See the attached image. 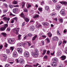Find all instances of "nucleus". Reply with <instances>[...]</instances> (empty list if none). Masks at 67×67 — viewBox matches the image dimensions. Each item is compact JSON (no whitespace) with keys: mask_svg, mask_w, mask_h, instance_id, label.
<instances>
[{"mask_svg":"<svg viewBox=\"0 0 67 67\" xmlns=\"http://www.w3.org/2000/svg\"><path fill=\"white\" fill-rule=\"evenodd\" d=\"M39 65V64H38V63H37L36 65H34L33 66H34V67H37V66Z\"/></svg>","mask_w":67,"mask_h":67,"instance_id":"a19ab883","label":"nucleus"},{"mask_svg":"<svg viewBox=\"0 0 67 67\" xmlns=\"http://www.w3.org/2000/svg\"><path fill=\"white\" fill-rule=\"evenodd\" d=\"M54 63H52V65L53 67L57 66V63H58V60L57 58H53L52 59Z\"/></svg>","mask_w":67,"mask_h":67,"instance_id":"f257e3e1","label":"nucleus"},{"mask_svg":"<svg viewBox=\"0 0 67 67\" xmlns=\"http://www.w3.org/2000/svg\"><path fill=\"white\" fill-rule=\"evenodd\" d=\"M62 42L61 41H59V46L60 45V44H62Z\"/></svg>","mask_w":67,"mask_h":67,"instance_id":"3c124183","label":"nucleus"},{"mask_svg":"<svg viewBox=\"0 0 67 67\" xmlns=\"http://www.w3.org/2000/svg\"><path fill=\"white\" fill-rule=\"evenodd\" d=\"M46 50H44L43 51V53L42 54L43 55H44V54L46 53Z\"/></svg>","mask_w":67,"mask_h":67,"instance_id":"79ce46f5","label":"nucleus"},{"mask_svg":"<svg viewBox=\"0 0 67 67\" xmlns=\"http://www.w3.org/2000/svg\"><path fill=\"white\" fill-rule=\"evenodd\" d=\"M53 40L54 41H58V38L57 37H55L53 38Z\"/></svg>","mask_w":67,"mask_h":67,"instance_id":"4be33fe9","label":"nucleus"},{"mask_svg":"<svg viewBox=\"0 0 67 67\" xmlns=\"http://www.w3.org/2000/svg\"><path fill=\"white\" fill-rule=\"evenodd\" d=\"M18 54H17V52L16 51H14L13 52V57H16L18 56Z\"/></svg>","mask_w":67,"mask_h":67,"instance_id":"0eeeda50","label":"nucleus"},{"mask_svg":"<svg viewBox=\"0 0 67 67\" xmlns=\"http://www.w3.org/2000/svg\"><path fill=\"white\" fill-rule=\"evenodd\" d=\"M64 52L65 53L67 54V48H66L65 51H64Z\"/></svg>","mask_w":67,"mask_h":67,"instance_id":"680f3d73","label":"nucleus"},{"mask_svg":"<svg viewBox=\"0 0 67 67\" xmlns=\"http://www.w3.org/2000/svg\"><path fill=\"white\" fill-rule=\"evenodd\" d=\"M51 15L52 16H54V15H55V13H53L51 14Z\"/></svg>","mask_w":67,"mask_h":67,"instance_id":"e2e57ef3","label":"nucleus"},{"mask_svg":"<svg viewBox=\"0 0 67 67\" xmlns=\"http://www.w3.org/2000/svg\"><path fill=\"white\" fill-rule=\"evenodd\" d=\"M10 66V65L8 64H7L5 65V67H9V66Z\"/></svg>","mask_w":67,"mask_h":67,"instance_id":"37998d69","label":"nucleus"},{"mask_svg":"<svg viewBox=\"0 0 67 67\" xmlns=\"http://www.w3.org/2000/svg\"><path fill=\"white\" fill-rule=\"evenodd\" d=\"M18 44L19 45V46H21L22 45V44L21 43H19Z\"/></svg>","mask_w":67,"mask_h":67,"instance_id":"338daca9","label":"nucleus"},{"mask_svg":"<svg viewBox=\"0 0 67 67\" xmlns=\"http://www.w3.org/2000/svg\"><path fill=\"white\" fill-rule=\"evenodd\" d=\"M31 7V5L30 4H28L27 8H30V7Z\"/></svg>","mask_w":67,"mask_h":67,"instance_id":"09e8293b","label":"nucleus"},{"mask_svg":"<svg viewBox=\"0 0 67 67\" xmlns=\"http://www.w3.org/2000/svg\"><path fill=\"white\" fill-rule=\"evenodd\" d=\"M25 4V3L24 2H22L21 4L22 8H23L24 7V5Z\"/></svg>","mask_w":67,"mask_h":67,"instance_id":"2f4dec72","label":"nucleus"},{"mask_svg":"<svg viewBox=\"0 0 67 67\" xmlns=\"http://www.w3.org/2000/svg\"><path fill=\"white\" fill-rule=\"evenodd\" d=\"M10 18H7L6 17H4L3 18V19L4 20V21H6V22L7 23H8V22H9V20H10Z\"/></svg>","mask_w":67,"mask_h":67,"instance_id":"423d86ee","label":"nucleus"},{"mask_svg":"<svg viewBox=\"0 0 67 67\" xmlns=\"http://www.w3.org/2000/svg\"><path fill=\"white\" fill-rule=\"evenodd\" d=\"M14 7H19V5H14Z\"/></svg>","mask_w":67,"mask_h":67,"instance_id":"69168bd1","label":"nucleus"},{"mask_svg":"<svg viewBox=\"0 0 67 67\" xmlns=\"http://www.w3.org/2000/svg\"><path fill=\"white\" fill-rule=\"evenodd\" d=\"M41 36L42 37H43V38H46L47 37V36L45 35H42Z\"/></svg>","mask_w":67,"mask_h":67,"instance_id":"de8ad7c7","label":"nucleus"},{"mask_svg":"<svg viewBox=\"0 0 67 67\" xmlns=\"http://www.w3.org/2000/svg\"><path fill=\"white\" fill-rule=\"evenodd\" d=\"M10 15L11 16V15H12L13 16H14L15 15L12 14L11 13H10Z\"/></svg>","mask_w":67,"mask_h":67,"instance_id":"0e129e2a","label":"nucleus"},{"mask_svg":"<svg viewBox=\"0 0 67 67\" xmlns=\"http://www.w3.org/2000/svg\"><path fill=\"white\" fill-rule=\"evenodd\" d=\"M43 25H44V26H47V25H48V23H47L44 22Z\"/></svg>","mask_w":67,"mask_h":67,"instance_id":"cd10ccee","label":"nucleus"},{"mask_svg":"<svg viewBox=\"0 0 67 67\" xmlns=\"http://www.w3.org/2000/svg\"><path fill=\"white\" fill-rule=\"evenodd\" d=\"M24 12H27V9H26V8H24Z\"/></svg>","mask_w":67,"mask_h":67,"instance_id":"58836bf2","label":"nucleus"},{"mask_svg":"<svg viewBox=\"0 0 67 67\" xmlns=\"http://www.w3.org/2000/svg\"><path fill=\"white\" fill-rule=\"evenodd\" d=\"M19 30H20L19 28H16L13 29V32L15 33L16 34L18 35V34L19 32Z\"/></svg>","mask_w":67,"mask_h":67,"instance_id":"20e7f679","label":"nucleus"},{"mask_svg":"<svg viewBox=\"0 0 67 67\" xmlns=\"http://www.w3.org/2000/svg\"><path fill=\"white\" fill-rule=\"evenodd\" d=\"M45 9L46 11H48L49 9V7L46 6L45 7Z\"/></svg>","mask_w":67,"mask_h":67,"instance_id":"c756f323","label":"nucleus"},{"mask_svg":"<svg viewBox=\"0 0 67 67\" xmlns=\"http://www.w3.org/2000/svg\"><path fill=\"white\" fill-rule=\"evenodd\" d=\"M61 59L62 60H65V59H66V57L65 55H63L61 57Z\"/></svg>","mask_w":67,"mask_h":67,"instance_id":"4468645a","label":"nucleus"},{"mask_svg":"<svg viewBox=\"0 0 67 67\" xmlns=\"http://www.w3.org/2000/svg\"><path fill=\"white\" fill-rule=\"evenodd\" d=\"M25 55L26 57H29V56H30V55L29 54V53L28 52H25Z\"/></svg>","mask_w":67,"mask_h":67,"instance_id":"2eb2a0df","label":"nucleus"},{"mask_svg":"<svg viewBox=\"0 0 67 67\" xmlns=\"http://www.w3.org/2000/svg\"><path fill=\"white\" fill-rule=\"evenodd\" d=\"M6 28L4 26L1 27L0 28V31H3L5 30Z\"/></svg>","mask_w":67,"mask_h":67,"instance_id":"f8f14e48","label":"nucleus"},{"mask_svg":"<svg viewBox=\"0 0 67 67\" xmlns=\"http://www.w3.org/2000/svg\"><path fill=\"white\" fill-rule=\"evenodd\" d=\"M44 1H42V2H41V4L42 5H44Z\"/></svg>","mask_w":67,"mask_h":67,"instance_id":"ea45409f","label":"nucleus"},{"mask_svg":"<svg viewBox=\"0 0 67 67\" xmlns=\"http://www.w3.org/2000/svg\"><path fill=\"white\" fill-rule=\"evenodd\" d=\"M37 37V35H35L34 37H33L32 38V41H34V40H35L36 38V37Z\"/></svg>","mask_w":67,"mask_h":67,"instance_id":"412c9836","label":"nucleus"},{"mask_svg":"<svg viewBox=\"0 0 67 67\" xmlns=\"http://www.w3.org/2000/svg\"><path fill=\"white\" fill-rule=\"evenodd\" d=\"M30 31H33L34 30V29H35V27L34 26H30Z\"/></svg>","mask_w":67,"mask_h":67,"instance_id":"9b49d317","label":"nucleus"},{"mask_svg":"<svg viewBox=\"0 0 67 67\" xmlns=\"http://www.w3.org/2000/svg\"><path fill=\"white\" fill-rule=\"evenodd\" d=\"M10 49L12 52V51H13V49H14V48H13V47H10Z\"/></svg>","mask_w":67,"mask_h":67,"instance_id":"c9c22d12","label":"nucleus"},{"mask_svg":"<svg viewBox=\"0 0 67 67\" xmlns=\"http://www.w3.org/2000/svg\"><path fill=\"white\" fill-rule=\"evenodd\" d=\"M36 26H37L38 27H40V26H41V25L38 24V22L37 21L36 22Z\"/></svg>","mask_w":67,"mask_h":67,"instance_id":"aec40b11","label":"nucleus"},{"mask_svg":"<svg viewBox=\"0 0 67 67\" xmlns=\"http://www.w3.org/2000/svg\"><path fill=\"white\" fill-rule=\"evenodd\" d=\"M18 10L19 9H18L15 8L13 10V12L14 13H15V14H17V13H18Z\"/></svg>","mask_w":67,"mask_h":67,"instance_id":"6e6552de","label":"nucleus"},{"mask_svg":"<svg viewBox=\"0 0 67 67\" xmlns=\"http://www.w3.org/2000/svg\"><path fill=\"white\" fill-rule=\"evenodd\" d=\"M25 67H31V66L27 64H26L25 66Z\"/></svg>","mask_w":67,"mask_h":67,"instance_id":"bf43d9fd","label":"nucleus"},{"mask_svg":"<svg viewBox=\"0 0 67 67\" xmlns=\"http://www.w3.org/2000/svg\"><path fill=\"white\" fill-rule=\"evenodd\" d=\"M18 3V2H16V1H14L13 2V4H16Z\"/></svg>","mask_w":67,"mask_h":67,"instance_id":"c85d7f7f","label":"nucleus"},{"mask_svg":"<svg viewBox=\"0 0 67 67\" xmlns=\"http://www.w3.org/2000/svg\"><path fill=\"white\" fill-rule=\"evenodd\" d=\"M16 62L17 63H19V62L22 65H23L24 64V59H23V58H20V59L19 60H17Z\"/></svg>","mask_w":67,"mask_h":67,"instance_id":"7ed1b4c3","label":"nucleus"},{"mask_svg":"<svg viewBox=\"0 0 67 67\" xmlns=\"http://www.w3.org/2000/svg\"><path fill=\"white\" fill-rule=\"evenodd\" d=\"M48 35L49 37H51V36H52V34H51V32H49L48 33Z\"/></svg>","mask_w":67,"mask_h":67,"instance_id":"a878e982","label":"nucleus"},{"mask_svg":"<svg viewBox=\"0 0 67 67\" xmlns=\"http://www.w3.org/2000/svg\"><path fill=\"white\" fill-rule=\"evenodd\" d=\"M8 46V44H7V43H5V47H7Z\"/></svg>","mask_w":67,"mask_h":67,"instance_id":"5fc2aeb1","label":"nucleus"},{"mask_svg":"<svg viewBox=\"0 0 67 67\" xmlns=\"http://www.w3.org/2000/svg\"><path fill=\"white\" fill-rule=\"evenodd\" d=\"M55 53V51H54V52L53 53H51V55H54V53Z\"/></svg>","mask_w":67,"mask_h":67,"instance_id":"13d9d810","label":"nucleus"},{"mask_svg":"<svg viewBox=\"0 0 67 67\" xmlns=\"http://www.w3.org/2000/svg\"><path fill=\"white\" fill-rule=\"evenodd\" d=\"M20 16H21V18H24H24H25V16L24 15V14H23V13H22L21 14H20Z\"/></svg>","mask_w":67,"mask_h":67,"instance_id":"a211bd4d","label":"nucleus"},{"mask_svg":"<svg viewBox=\"0 0 67 67\" xmlns=\"http://www.w3.org/2000/svg\"><path fill=\"white\" fill-rule=\"evenodd\" d=\"M59 22H60L61 23H63V20L62 19L59 18Z\"/></svg>","mask_w":67,"mask_h":67,"instance_id":"72a5a7b5","label":"nucleus"},{"mask_svg":"<svg viewBox=\"0 0 67 67\" xmlns=\"http://www.w3.org/2000/svg\"><path fill=\"white\" fill-rule=\"evenodd\" d=\"M45 41H47V43H50V40L48 38H47L45 40Z\"/></svg>","mask_w":67,"mask_h":67,"instance_id":"5701e85b","label":"nucleus"},{"mask_svg":"<svg viewBox=\"0 0 67 67\" xmlns=\"http://www.w3.org/2000/svg\"><path fill=\"white\" fill-rule=\"evenodd\" d=\"M38 9L39 11H42V9H43V8L41 7H39L38 8Z\"/></svg>","mask_w":67,"mask_h":67,"instance_id":"f704fd0d","label":"nucleus"},{"mask_svg":"<svg viewBox=\"0 0 67 67\" xmlns=\"http://www.w3.org/2000/svg\"><path fill=\"white\" fill-rule=\"evenodd\" d=\"M2 47H3V46L2 45L0 46V50L2 48Z\"/></svg>","mask_w":67,"mask_h":67,"instance_id":"864d4df0","label":"nucleus"},{"mask_svg":"<svg viewBox=\"0 0 67 67\" xmlns=\"http://www.w3.org/2000/svg\"><path fill=\"white\" fill-rule=\"evenodd\" d=\"M17 51L19 53H22V49L21 48H18L17 49Z\"/></svg>","mask_w":67,"mask_h":67,"instance_id":"ddd939ff","label":"nucleus"},{"mask_svg":"<svg viewBox=\"0 0 67 67\" xmlns=\"http://www.w3.org/2000/svg\"><path fill=\"white\" fill-rule=\"evenodd\" d=\"M60 8H61V6L59 5H57L56 7V9L57 10L59 9Z\"/></svg>","mask_w":67,"mask_h":67,"instance_id":"b1692460","label":"nucleus"},{"mask_svg":"<svg viewBox=\"0 0 67 67\" xmlns=\"http://www.w3.org/2000/svg\"><path fill=\"white\" fill-rule=\"evenodd\" d=\"M8 25L7 24H5L4 25V27H5L6 29L8 27Z\"/></svg>","mask_w":67,"mask_h":67,"instance_id":"473e14b6","label":"nucleus"},{"mask_svg":"<svg viewBox=\"0 0 67 67\" xmlns=\"http://www.w3.org/2000/svg\"><path fill=\"white\" fill-rule=\"evenodd\" d=\"M2 24H4V23L2 21H1V22H0V25Z\"/></svg>","mask_w":67,"mask_h":67,"instance_id":"4d7b16f0","label":"nucleus"},{"mask_svg":"<svg viewBox=\"0 0 67 67\" xmlns=\"http://www.w3.org/2000/svg\"><path fill=\"white\" fill-rule=\"evenodd\" d=\"M57 34L58 35H60V33H59V31L58 30L57 31Z\"/></svg>","mask_w":67,"mask_h":67,"instance_id":"49530a36","label":"nucleus"},{"mask_svg":"<svg viewBox=\"0 0 67 67\" xmlns=\"http://www.w3.org/2000/svg\"><path fill=\"white\" fill-rule=\"evenodd\" d=\"M62 54V52L61 51H59L57 53V54L58 56H59Z\"/></svg>","mask_w":67,"mask_h":67,"instance_id":"dca6fc26","label":"nucleus"},{"mask_svg":"<svg viewBox=\"0 0 67 67\" xmlns=\"http://www.w3.org/2000/svg\"><path fill=\"white\" fill-rule=\"evenodd\" d=\"M21 35H19L18 36V40H21Z\"/></svg>","mask_w":67,"mask_h":67,"instance_id":"e433bc0d","label":"nucleus"},{"mask_svg":"<svg viewBox=\"0 0 67 67\" xmlns=\"http://www.w3.org/2000/svg\"><path fill=\"white\" fill-rule=\"evenodd\" d=\"M24 19L25 20L26 22H29V20L28 18L25 17V18H24Z\"/></svg>","mask_w":67,"mask_h":67,"instance_id":"f3484780","label":"nucleus"},{"mask_svg":"<svg viewBox=\"0 0 67 67\" xmlns=\"http://www.w3.org/2000/svg\"><path fill=\"white\" fill-rule=\"evenodd\" d=\"M60 14L63 15V16H64L65 15V10L64 9H62L61 10L60 12Z\"/></svg>","mask_w":67,"mask_h":67,"instance_id":"1a4fd4ad","label":"nucleus"},{"mask_svg":"<svg viewBox=\"0 0 67 67\" xmlns=\"http://www.w3.org/2000/svg\"><path fill=\"white\" fill-rule=\"evenodd\" d=\"M38 16H39V15H36L33 17V18L34 19H35V18H37L38 17Z\"/></svg>","mask_w":67,"mask_h":67,"instance_id":"bb28decb","label":"nucleus"},{"mask_svg":"<svg viewBox=\"0 0 67 67\" xmlns=\"http://www.w3.org/2000/svg\"><path fill=\"white\" fill-rule=\"evenodd\" d=\"M26 43L27 44H28V46H31V43H30L27 42H26Z\"/></svg>","mask_w":67,"mask_h":67,"instance_id":"a18cd8bd","label":"nucleus"},{"mask_svg":"<svg viewBox=\"0 0 67 67\" xmlns=\"http://www.w3.org/2000/svg\"><path fill=\"white\" fill-rule=\"evenodd\" d=\"M11 30V28L10 27H8L7 28V31H9Z\"/></svg>","mask_w":67,"mask_h":67,"instance_id":"4c0bfd02","label":"nucleus"},{"mask_svg":"<svg viewBox=\"0 0 67 67\" xmlns=\"http://www.w3.org/2000/svg\"><path fill=\"white\" fill-rule=\"evenodd\" d=\"M6 52L7 54H9V53H10V51L9 49H6Z\"/></svg>","mask_w":67,"mask_h":67,"instance_id":"7c9ffc66","label":"nucleus"},{"mask_svg":"<svg viewBox=\"0 0 67 67\" xmlns=\"http://www.w3.org/2000/svg\"><path fill=\"white\" fill-rule=\"evenodd\" d=\"M44 58L45 59H47V56L45 55L44 57Z\"/></svg>","mask_w":67,"mask_h":67,"instance_id":"8fccbe9b","label":"nucleus"},{"mask_svg":"<svg viewBox=\"0 0 67 67\" xmlns=\"http://www.w3.org/2000/svg\"><path fill=\"white\" fill-rule=\"evenodd\" d=\"M63 65L62 64H60L59 67H63Z\"/></svg>","mask_w":67,"mask_h":67,"instance_id":"774afa93","label":"nucleus"},{"mask_svg":"<svg viewBox=\"0 0 67 67\" xmlns=\"http://www.w3.org/2000/svg\"><path fill=\"white\" fill-rule=\"evenodd\" d=\"M9 8H10V9H12L13 8V6L11 4H9Z\"/></svg>","mask_w":67,"mask_h":67,"instance_id":"393cba45","label":"nucleus"},{"mask_svg":"<svg viewBox=\"0 0 67 67\" xmlns=\"http://www.w3.org/2000/svg\"><path fill=\"white\" fill-rule=\"evenodd\" d=\"M35 53L34 52H32L31 54L32 56L34 57H37V55L39 54V52L38 50L36 49L35 51Z\"/></svg>","mask_w":67,"mask_h":67,"instance_id":"f03ea898","label":"nucleus"},{"mask_svg":"<svg viewBox=\"0 0 67 67\" xmlns=\"http://www.w3.org/2000/svg\"><path fill=\"white\" fill-rule=\"evenodd\" d=\"M14 41H15V39L14 38H10L8 40V42L10 44H14Z\"/></svg>","mask_w":67,"mask_h":67,"instance_id":"39448f33","label":"nucleus"},{"mask_svg":"<svg viewBox=\"0 0 67 67\" xmlns=\"http://www.w3.org/2000/svg\"><path fill=\"white\" fill-rule=\"evenodd\" d=\"M60 3L62 4H64L65 5H66L67 4V2L66 1L60 2Z\"/></svg>","mask_w":67,"mask_h":67,"instance_id":"9d476101","label":"nucleus"},{"mask_svg":"<svg viewBox=\"0 0 67 67\" xmlns=\"http://www.w3.org/2000/svg\"><path fill=\"white\" fill-rule=\"evenodd\" d=\"M3 57H5V58L7 57V55H5V54L3 55Z\"/></svg>","mask_w":67,"mask_h":67,"instance_id":"052dcab7","label":"nucleus"},{"mask_svg":"<svg viewBox=\"0 0 67 67\" xmlns=\"http://www.w3.org/2000/svg\"><path fill=\"white\" fill-rule=\"evenodd\" d=\"M1 34L4 37H6V36L7 35V34H6V33L5 32H2L1 33Z\"/></svg>","mask_w":67,"mask_h":67,"instance_id":"6ab92c4d","label":"nucleus"},{"mask_svg":"<svg viewBox=\"0 0 67 67\" xmlns=\"http://www.w3.org/2000/svg\"><path fill=\"white\" fill-rule=\"evenodd\" d=\"M3 11L4 13H6V12H7V10H3Z\"/></svg>","mask_w":67,"mask_h":67,"instance_id":"6e6d98bb","label":"nucleus"},{"mask_svg":"<svg viewBox=\"0 0 67 67\" xmlns=\"http://www.w3.org/2000/svg\"><path fill=\"white\" fill-rule=\"evenodd\" d=\"M53 1V2L54 3H56V2H57V0H54V1Z\"/></svg>","mask_w":67,"mask_h":67,"instance_id":"603ef678","label":"nucleus"},{"mask_svg":"<svg viewBox=\"0 0 67 67\" xmlns=\"http://www.w3.org/2000/svg\"><path fill=\"white\" fill-rule=\"evenodd\" d=\"M41 43L42 45H44V41H42Z\"/></svg>","mask_w":67,"mask_h":67,"instance_id":"c03bdc74","label":"nucleus"}]
</instances>
